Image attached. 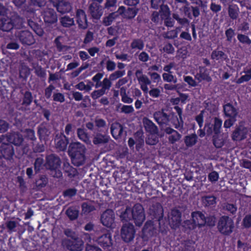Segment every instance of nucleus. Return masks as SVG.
I'll use <instances>...</instances> for the list:
<instances>
[{"mask_svg":"<svg viewBox=\"0 0 251 251\" xmlns=\"http://www.w3.org/2000/svg\"><path fill=\"white\" fill-rule=\"evenodd\" d=\"M174 109L176 110L178 116L174 112L168 114L165 112L167 110L162 108L154 112L153 117L160 126L169 125L171 121L174 127L182 132L184 129L182 108L176 105L174 107Z\"/></svg>","mask_w":251,"mask_h":251,"instance_id":"1","label":"nucleus"},{"mask_svg":"<svg viewBox=\"0 0 251 251\" xmlns=\"http://www.w3.org/2000/svg\"><path fill=\"white\" fill-rule=\"evenodd\" d=\"M120 218L123 222L133 220L136 226H140L145 220L143 207L140 203H136L132 208L126 207L125 211L121 213Z\"/></svg>","mask_w":251,"mask_h":251,"instance_id":"2","label":"nucleus"},{"mask_svg":"<svg viewBox=\"0 0 251 251\" xmlns=\"http://www.w3.org/2000/svg\"><path fill=\"white\" fill-rule=\"evenodd\" d=\"M86 148L84 145L79 142L71 143L68 148V154L72 164L79 167L83 165L86 160Z\"/></svg>","mask_w":251,"mask_h":251,"instance_id":"3","label":"nucleus"},{"mask_svg":"<svg viewBox=\"0 0 251 251\" xmlns=\"http://www.w3.org/2000/svg\"><path fill=\"white\" fill-rule=\"evenodd\" d=\"M223 117L224 118H227L224 123V127L229 128L236 122L238 111L230 102L223 105Z\"/></svg>","mask_w":251,"mask_h":251,"instance_id":"4","label":"nucleus"},{"mask_svg":"<svg viewBox=\"0 0 251 251\" xmlns=\"http://www.w3.org/2000/svg\"><path fill=\"white\" fill-rule=\"evenodd\" d=\"M217 227L223 235L229 236L233 231L235 226L233 220L228 216H222L218 222Z\"/></svg>","mask_w":251,"mask_h":251,"instance_id":"5","label":"nucleus"},{"mask_svg":"<svg viewBox=\"0 0 251 251\" xmlns=\"http://www.w3.org/2000/svg\"><path fill=\"white\" fill-rule=\"evenodd\" d=\"M45 165L47 168L51 171H54L56 173V177H60L62 176V173L60 170L61 161L59 156L54 154H50L46 157Z\"/></svg>","mask_w":251,"mask_h":251,"instance_id":"6","label":"nucleus"},{"mask_svg":"<svg viewBox=\"0 0 251 251\" xmlns=\"http://www.w3.org/2000/svg\"><path fill=\"white\" fill-rule=\"evenodd\" d=\"M36 9L32 7H28L25 11V15L27 19L28 25L39 36H42L44 33V31L41 25L32 21L30 18L34 17L35 14Z\"/></svg>","mask_w":251,"mask_h":251,"instance_id":"7","label":"nucleus"},{"mask_svg":"<svg viewBox=\"0 0 251 251\" xmlns=\"http://www.w3.org/2000/svg\"><path fill=\"white\" fill-rule=\"evenodd\" d=\"M83 244V241L80 238L75 239L64 238L62 240L63 247L70 251H81Z\"/></svg>","mask_w":251,"mask_h":251,"instance_id":"8","label":"nucleus"},{"mask_svg":"<svg viewBox=\"0 0 251 251\" xmlns=\"http://www.w3.org/2000/svg\"><path fill=\"white\" fill-rule=\"evenodd\" d=\"M96 241L104 250L110 251L113 245L112 234L110 231H107L98 237Z\"/></svg>","mask_w":251,"mask_h":251,"instance_id":"9","label":"nucleus"},{"mask_svg":"<svg viewBox=\"0 0 251 251\" xmlns=\"http://www.w3.org/2000/svg\"><path fill=\"white\" fill-rule=\"evenodd\" d=\"M121 237L126 243H128L134 238L135 229L132 224H128L123 225L121 229Z\"/></svg>","mask_w":251,"mask_h":251,"instance_id":"10","label":"nucleus"},{"mask_svg":"<svg viewBox=\"0 0 251 251\" xmlns=\"http://www.w3.org/2000/svg\"><path fill=\"white\" fill-rule=\"evenodd\" d=\"M191 3L193 4H196V6L191 5L189 3L190 13L191 16L188 17L190 19H192L193 18H196L200 15V8H204L206 6L205 3L204 2L203 0H190Z\"/></svg>","mask_w":251,"mask_h":251,"instance_id":"11","label":"nucleus"},{"mask_svg":"<svg viewBox=\"0 0 251 251\" xmlns=\"http://www.w3.org/2000/svg\"><path fill=\"white\" fill-rule=\"evenodd\" d=\"M42 16L47 26L55 24L57 22V16L53 9L48 8L42 12Z\"/></svg>","mask_w":251,"mask_h":251,"instance_id":"12","label":"nucleus"},{"mask_svg":"<svg viewBox=\"0 0 251 251\" xmlns=\"http://www.w3.org/2000/svg\"><path fill=\"white\" fill-rule=\"evenodd\" d=\"M100 221L103 226L107 227H112L115 221L114 211L110 209H106L101 214Z\"/></svg>","mask_w":251,"mask_h":251,"instance_id":"13","label":"nucleus"},{"mask_svg":"<svg viewBox=\"0 0 251 251\" xmlns=\"http://www.w3.org/2000/svg\"><path fill=\"white\" fill-rule=\"evenodd\" d=\"M17 36L23 45L30 46L35 42L33 34L28 30L20 31Z\"/></svg>","mask_w":251,"mask_h":251,"instance_id":"14","label":"nucleus"},{"mask_svg":"<svg viewBox=\"0 0 251 251\" xmlns=\"http://www.w3.org/2000/svg\"><path fill=\"white\" fill-rule=\"evenodd\" d=\"M150 214L155 221L160 222L162 220L164 213L162 206L159 203H156L150 208Z\"/></svg>","mask_w":251,"mask_h":251,"instance_id":"15","label":"nucleus"},{"mask_svg":"<svg viewBox=\"0 0 251 251\" xmlns=\"http://www.w3.org/2000/svg\"><path fill=\"white\" fill-rule=\"evenodd\" d=\"M69 141V138L64 133L61 132L60 134H57L54 139L56 149L59 151H65L67 149Z\"/></svg>","mask_w":251,"mask_h":251,"instance_id":"16","label":"nucleus"},{"mask_svg":"<svg viewBox=\"0 0 251 251\" xmlns=\"http://www.w3.org/2000/svg\"><path fill=\"white\" fill-rule=\"evenodd\" d=\"M0 152L2 157L7 160L13 159L14 149L13 146L8 143H3L0 146Z\"/></svg>","mask_w":251,"mask_h":251,"instance_id":"17","label":"nucleus"},{"mask_svg":"<svg viewBox=\"0 0 251 251\" xmlns=\"http://www.w3.org/2000/svg\"><path fill=\"white\" fill-rule=\"evenodd\" d=\"M191 216L192 218L195 220L199 227H203L206 225L207 226L212 225V224L208 223L206 217L201 211L193 212Z\"/></svg>","mask_w":251,"mask_h":251,"instance_id":"18","label":"nucleus"},{"mask_svg":"<svg viewBox=\"0 0 251 251\" xmlns=\"http://www.w3.org/2000/svg\"><path fill=\"white\" fill-rule=\"evenodd\" d=\"M248 130L245 127L239 126L235 128L231 134V138L233 141H240L245 139L247 137Z\"/></svg>","mask_w":251,"mask_h":251,"instance_id":"19","label":"nucleus"},{"mask_svg":"<svg viewBox=\"0 0 251 251\" xmlns=\"http://www.w3.org/2000/svg\"><path fill=\"white\" fill-rule=\"evenodd\" d=\"M76 21L78 26L81 29H86L88 27V21L85 11L82 9H77L76 12Z\"/></svg>","mask_w":251,"mask_h":251,"instance_id":"20","label":"nucleus"},{"mask_svg":"<svg viewBox=\"0 0 251 251\" xmlns=\"http://www.w3.org/2000/svg\"><path fill=\"white\" fill-rule=\"evenodd\" d=\"M6 138L8 142L16 146L21 145L24 141L23 135L19 132H9L6 135Z\"/></svg>","mask_w":251,"mask_h":251,"instance_id":"21","label":"nucleus"},{"mask_svg":"<svg viewBox=\"0 0 251 251\" xmlns=\"http://www.w3.org/2000/svg\"><path fill=\"white\" fill-rule=\"evenodd\" d=\"M100 3L97 2H92L89 7V11L93 19L98 20L102 16L103 11Z\"/></svg>","mask_w":251,"mask_h":251,"instance_id":"22","label":"nucleus"},{"mask_svg":"<svg viewBox=\"0 0 251 251\" xmlns=\"http://www.w3.org/2000/svg\"><path fill=\"white\" fill-rule=\"evenodd\" d=\"M138 9L135 7H128L127 9L124 6H120L119 8V13L126 19H132L137 14Z\"/></svg>","mask_w":251,"mask_h":251,"instance_id":"23","label":"nucleus"},{"mask_svg":"<svg viewBox=\"0 0 251 251\" xmlns=\"http://www.w3.org/2000/svg\"><path fill=\"white\" fill-rule=\"evenodd\" d=\"M143 124L145 130L151 134H157L158 128L153 122L147 117L143 119Z\"/></svg>","mask_w":251,"mask_h":251,"instance_id":"24","label":"nucleus"},{"mask_svg":"<svg viewBox=\"0 0 251 251\" xmlns=\"http://www.w3.org/2000/svg\"><path fill=\"white\" fill-rule=\"evenodd\" d=\"M196 78L201 82L202 80H205L208 82L212 81V78L209 75V72L208 69L203 66H200L199 67V73L196 75Z\"/></svg>","mask_w":251,"mask_h":251,"instance_id":"25","label":"nucleus"},{"mask_svg":"<svg viewBox=\"0 0 251 251\" xmlns=\"http://www.w3.org/2000/svg\"><path fill=\"white\" fill-rule=\"evenodd\" d=\"M16 25L11 18H3L0 19V29L3 31H10Z\"/></svg>","mask_w":251,"mask_h":251,"instance_id":"26","label":"nucleus"},{"mask_svg":"<svg viewBox=\"0 0 251 251\" xmlns=\"http://www.w3.org/2000/svg\"><path fill=\"white\" fill-rule=\"evenodd\" d=\"M166 134L169 135L168 138L171 144H174L180 139L181 135L176 130L170 127H167L164 129Z\"/></svg>","mask_w":251,"mask_h":251,"instance_id":"27","label":"nucleus"},{"mask_svg":"<svg viewBox=\"0 0 251 251\" xmlns=\"http://www.w3.org/2000/svg\"><path fill=\"white\" fill-rule=\"evenodd\" d=\"M175 3L176 5L177 8L180 6L179 9L187 17L191 16L190 13L189 2L187 0H175Z\"/></svg>","mask_w":251,"mask_h":251,"instance_id":"28","label":"nucleus"},{"mask_svg":"<svg viewBox=\"0 0 251 251\" xmlns=\"http://www.w3.org/2000/svg\"><path fill=\"white\" fill-rule=\"evenodd\" d=\"M170 222L174 227H178L181 222V213L176 209H173L171 212Z\"/></svg>","mask_w":251,"mask_h":251,"instance_id":"29","label":"nucleus"},{"mask_svg":"<svg viewBox=\"0 0 251 251\" xmlns=\"http://www.w3.org/2000/svg\"><path fill=\"white\" fill-rule=\"evenodd\" d=\"M50 131L44 124H41L37 127V134L39 138L46 141L48 139Z\"/></svg>","mask_w":251,"mask_h":251,"instance_id":"30","label":"nucleus"},{"mask_svg":"<svg viewBox=\"0 0 251 251\" xmlns=\"http://www.w3.org/2000/svg\"><path fill=\"white\" fill-rule=\"evenodd\" d=\"M54 6L56 7L57 11L61 14L69 13L72 9L71 3L63 0Z\"/></svg>","mask_w":251,"mask_h":251,"instance_id":"31","label":"nucleus"},{"mask_svg":"<svg viewBox=\"0 0 251 251\" xmlns=\"http://www.w3.org/2000/svg\"><path fill=\"white\" fill-rule=\"evenodd\" d=\"M111 133L113 137L118 139L123 135L124 128L121 124L112 125L111 126Z\"/></svg>","mask_w":251,"mask_h":251,"instance_id":"32","label":"nucleus"},{"mask_svg":"<svg viewBox=\"0 0 251 251\" xmlns=\"http://www.w3.org/2000/svg\"><path fill=\"white\" fill-rule=\"evenodd\" d=\"M109 138V136L106 134L97 133L93 138V143L95 145L105 144L108 142Z\"/></svg>","mask_w":251,"mask_h":251,"instance_id":"33","label":"nucleus"},{"mask_svg":"<svg viewBox=\"0 0 251 251\" xmlns=\"http://www.w3.org/2000/svg\"><path fill=\"white\" fill-rule=\"evenodd\" d=\"M135 75L140 84H151V80L147 75L143 74L142 70H136Z\"/></svg>","mask_w":251,"mask_h":251,"instance_id":"34","label":"nucleus"},{"mask_svg":"<svg viewBox=\"0 0 251 251\" xmlns=\"http://www.w3.org/2000/svg\"><path fill=\"white\" fill-rule=\"evenodd\" d=\"M63 170L67 176L70 178H73L78 174L76 169L71 166L69 163H64Z\"/></svg>","mask_w":251,"mask_h":251,"instance_id":"35","label":"nucleus"},{"mask_svg":"<svg viewBox=\"0 0 251 251\" xmlns=\"http://www.w3.org/2000/svg\"><path fill=\"white\" fill-rule=\"evenodd\" d=\"M211 58L213 60L223 62L227 59V56L224 51L215 50L212 51Z\"/></svg>","mask_w":251,"mask_h":251,"instance_id":"36","label":"nucleus"},{"mask_svg":"<svg viewBox=\"0 0 251 251\" xmlns=\"http://www.w3.org/2000/svg\"><path fill=\"white\" fill-rule=\"evenodd\" d=\"M198 137L196 133H192L186 135L184 137V143L186 147H191L194 146L198 142Z\"/></svg>","mask_w":251,"mask_h":251,"instance_id":"37","label":"nucleus"},{"mask_svg":"<svg viewBox=\"0 0 251 251\" xmlns=\"http://www.w3.org/2000/svg\"><path fill=\"white\" fill-rule=\"evenodd\" d=\"M48 183V178L45 175H40L38 178L35 179V184L37 190L45 187Z\"/></svg>","mask_w":251,"mask_h":251,"instance_id":"38","label":"nucleus"},{"mask_svg":"<svg viewBox=\"0 0 251 251\" xmlns=\"http://www.w3.org/2000/svg\"><path fill=\"white\" fill-rule=\"evenodd\" d=\"M202 202L205 207H213L216 204V198L214 196H206L202 198Z\"/></svg>","mask_w":251,"mask_h":251,"instance_id":"39","label":"nucleus"},{"mask_svg":"<svg viewBox=\"0 0 251 251\" xmlns=\"http://www.w3.org/2000/svg\"><path fill=\"white\" fill-rule=\"evenodd\" d=\"M239 8L237 5H230L228 8V14L230 19L236 20L238 17Z\"/></svg>","mask_w":251,"mask_h":251,"instance_id":"40","label":"nucleus"},{"mask_svg":"<svg viewBox=\"0 0 251 251\" xmlns=\"http://www.w3.org/2000/svg\"><path fill=\"white\" fill-rule=\"evenodd\" d=\"M79 211L74 206L69 207L66 211V214L71 221L76 219L78 216Z\"/></svg>","mask_w":251,"mask_h":251,"instance_id":"41","label":"nucleus"},{"mask_svg":"<svg viewBox=\"0 0 251 251\" xmlns=\"http://www.w3.org/2000/svg\"><path fill=\"white\" fill-rule=\"evenodd\" d=\"M35 75L40 77L42 80L45 81L46 79V71L41 66L37 64L33 67Z\"/></svg>","mask_w":251,"mask_h":251,"instance_id":"42","label":"nucleus"},{"mask_svg":"<svg viewBox=\"0 0 251 251\" xmlns=\"http://www.w3.org/2000/svg\"><path fill=\"white\" fill-rule=\"evenodd\" d=\"M60 22L62 26L64 27H70L74 25L75 21L73 18L68 16H64L60 19Z\"/></svg>","mask_w":251,"mask_h":251,"instance_id":"43","label":"nucleus"},{"mask_svg":"<svg viewBox=\"0 0 251 251\" xmlns=\"http://www.w3.org/2000/svg\"><path fill=\"white\" fill-rule=\"evenodd\" d=\"M130 48L133 50H142L144 48V43L141 39H134L131 44Z\"/></svg>","mask_w":251,"mask_h":251,"instance_id":"44","label":"nucleus"},{"mask_svg":"<svg viewBox=\"0 0 251 251\" xmlns=\"http://www.w3.org/2000/svg\"><path fill=\"white\" fill-rule=\"evenodd\" d=\"M33 101L32 93L29 91H26L24 94L22 104L25 106H29Z\"/></svg>","mask_w":251,"mask_h":251,"instance_id":"45","label":"nucleus"},{"mask_svg":"<svg viewBox=\"0 0 251 251\" xmlns=\"http://www.w3.org/2000/svg\"><path fill=\"white\" fill-rule=\"evenodd\" d=\"M222 124L223 121L221 119L217 117L214 118L213 124L214 134L218 135L221 133Z\"/></svg>","mask_w":251,"mask_h":251,"instance_id":"46","label":"nucleus"},{"mask_svg":"<svg viewBox=\"0 0 251 251\" xmlns=\"http://www.w3.org/2000/svg\"><path fill=\"white\" fill-rule=\"evenodd\" d=\"M77 134L78 138L84 142L88 143L90 141L88 133L83 128H78Z\"/></svg>","mask_w":251,"mask_h":251,"instance_id":"47","label":"nucleus"},{"mask_svg":"<svg viewBox=\"0 0 251 251\" xmlns=\"http://www.w3.org/2000/svg\"><path fill=\"white\" fill-rule=\"evenodd\" d=\"M82 212L84 214H87L95 210V206L91 203L84 202L81 204Z\"/></svg>","mask_w":251,"mask_h":251,"instance_id":"48","label":"nucleus"},{"mask_svg":"<svg viewBox=\"0 0 251 251\" xmlns=\"http://www.w3.org/2000/svg\"><path fill=\"white\" fill-rule=\"evenodd\" d=\"M213 144L216 148H221L224 145L225 141L222 137L215 134L213 136Z\"/></svg>","mask_w":251,"mask_h":251,"instance_id":"49","label":"nucleus"},{"mask_svg":"<svg viewBox=\"0 0 251 251\" xmlns=\"http://www.w3.org/2000/svg\"><path fill=\"white\" fill-rule=\"evenodd\" d=\"M163 79L167 82H173L176 83L177 82V78L176 75H173V73H163L162 74Z\"/></svg>","mask_w":251,"mask_h":251,"instance_id":"50","label":"nucleus"},{"mask_svg":"<svg viewBox=\"0 0 251 251\" xmlns=\"http://www.w3.org/2000/svg\"><path fill=\"white\" fill-rule=\"evenodd\" d=\"M173 17L181 26H186L187 27L189 26V21L187 18H180L177 14H174Z\"/></svg>","mask_w":251,"mask_h":251,"instance_id":"51","label":"nucleus"},{"mask_svg":"<svg viewBox=\"0 0 251 251\" xmlns=\"http://www.w3.org/2000/svg\"><path fill=\"white\" fill-rule=\"evenodd\" d=\"M44 162V159L42 157H37L34 162V170L37 173L39 172L43 167V163Z\"/></svg>","mask_w":251,"mask_h":251,"instance_id":"52","label":"nucleus"},{"mask_svg":"<svg viewBox=\"0 0 251 251\" xmlns=\"http://www.w3.org/2000/svg\"><path fill=\"white\" fill-rule=\"evenodd\" d=\"M183 226L185 228L189 229V230H193L198 226L195 220L193 219L192 220H187L184 222Z\"/></svg>","mask_w":251,"mask_h":251,"instance_id":"53","label":"nucleus"},{"mask_svg":"<svg viewBox=\"0 0 251 251\" xmlns=\"http://www.w3.org/2000/svg\"><path fill=\"white\" fill-rule=\"evenodd\" d=\"M237 39L242 44H245L249 45L251 44V40L247 35L242 34H238L237 35Z\"/></svg>","mask_w":251,"mask_h":251,"instance_id":"54","label":"nucleus"},{"mask_svg":"<svg viewBox=\"0 0 251 251\" xmlns=\"http://www.w3.org/2000/svg\"><path fill=\"white\" fill-rule=\"evenodd\" d=\"M125 75V71H116L114 73L111 74L109 76V79L114 81L116 79L120 78Z\"/></svg>","mask_w":251,"mask_h":251,"instance_id":"55","label":"nucleus"},{"mask_svg":"<svg viewBox=\"0 0 251 251\" xmlns=\"http://www.w3.org/2000/svg\"><path fill=\"white\" fill-rule=\"evenodd\" d=\"M225 35L226 37V41L231 42L232 38L235 35V30L231 27H229L225 31Z\"/></svg>","mask_w":251,"mask_h":251,"instance_id":"56","label":"nucleus"},{"mask_svg":"<svg viewBox=\"0 0 251 251\" xmlns=\"http://www.w3.org/2000/svg\"><path fill=\"white\" fill-rule=\"evenodd\" d=\"M242 226L246 228H249L251 227V215H246L243 218Z\"/></svg>","mask_w":251,"mask_h":251,"instance_id":"57","label":"nucleus"},{"mask_svg":"<svg viewBox=\"0 0 251 251\" xmlns=\"http://www.w3.org/2000/svg\"><path fill=\"white\" fill-rule=\"evenodd\" d=\"M155 134H150L146 139V143L149 145H154L158 142Z\"/></svg>","mask_w":251,"mask_h":251,"instance_id":"58","label":"nucleus"},{"mask_svg":"<svg viewBox=\"0 0 251 251\" xmlns=\"http://www.w3.org/2000/svg\"><path fill=\"white\" fill-rule=\"evenodd\" d=\"M105 93V90L102 89L101 88L99 90H94L91 94V96L92 98L94 100H96L100 97L103 96Z\"/></svg>","mask_w":251,"mask_h":251,"instance_id":"59","label":"nucleus"},{"mask_svg":"<svg viewBox=\"0 0 251 251\" xmlns=\"http://www.w3.org/2000/svg\"><path fill=\"white\" fill-rule=\"evenodd\" d=\"M64 234L71 239H75V238H79L76 233L70 228L65 229L64 231Z\"/></svg>","mask_w":251,"mask_h":251,"instance_id":"60","label":"nucleus"},{"mask_svg":"<svg viewBox=\"0 0 251 251\" xmlns=\"http://www.w3.org/2000/svg\"><path fill=\"white\" fill-rule=\"evenodd\" d=\"M76 192L77 190L75 188H69L63 192V195L64 197L72 198L76 195Z\"/></svg>","mask_w":251,"mask_h":251,"instance_id":"61","label":"nucleus"},{"mask_svg":"<svg viewBox=\"0 0 251 251\" xmlns=\"http://www.w3.org/2000/svg\"><path fill=\"white\" fill-rule=\"evenodd\" d=\"M219 178V175L218 172L213 171L210 173L208 175V179L211 182H215L218 181Z\"/></svg>","mask_w":251,"mask_h":251,"instance_id":"62","label":"nucleus"},{"mask_svg":"<svg viewBox=\"0 0 251 251\" xmlns=\"http://www.w3.org/2000/svg\"><path fill=\"white\" fill-rule=\"evenodd\" d=\"M225 209L232 214H234L237 211V206L235 204L227 203L225 204Z\"/></svg>","mask_w":251,"mask_h":251,"instance_id":"63","label":"nucleus"},{"mask_svg":"<svg viewBox=\"0 0 251 251\" xmlns=\"http://www.w3.org/2000/svg\"><path fill=\"white\" fill-rule=\"evenodd\" d=\"M9 125L5 120L0 119V133H4L9 128Z\"/></svg>","mask_w":251,"mask_h":251,"instance_id":"64","label":"nucleus"}]
</instances>
